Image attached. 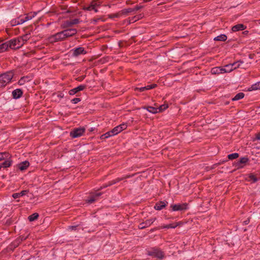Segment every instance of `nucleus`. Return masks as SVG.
I'll return each instance as SVG.
<instances>
[{
	"label": "nucleus",
	"mask_w": 260,
	"mask_h": 260,
	"mask_svg": "<svg viewBox=\"0 0 260 260\" xmlns=\"http://www.w3.org/2000/svg\"><path fill=\"white\" fill-rule=\"evenodd\" d=\"M14 75L13 71L6 72L0 75V88L5 87L11 82Z\"/></svg>",
	"instance_id": "nucleus-1"
},
{
	"label": "nucleus",
	"mask_w": 260,
	"mask_h": 260,
	"mask_svg": "<svg viewBox=\"0 0 260 260\" xmlns=\"http://www.w3.org/2000/svg\"><path fill=\"white\" fill-rule=\"evenodd\" d=\"M147 254L153 257L162 259L165 257V253L160 249L157 248H153L148 250Z\"/></svg>",
	"instance_id": "nucleus-2"
},
{
	"label": "nucleus",
	"mask_w": 260,
	"mask_h": 260,
	"mask_svg": "<svg viewBox=\"0 0 260 260\" xmlns=\"http://www.w3.org/2000/svg\"><path fill=\"white\" fill-rule=\"evenodd\" d=\"M48 39L50 43H53L58 41L64 40L66 39L63 31H61L56 33L53 35L49 37Z\"/></svg>",
	"instance_id": "nucleus-3"
},
{
	"label": "nucleus",
	"mask_w": 260,
	"mask_h": 260,
	"mask_svg": "<svg viewBox=\"0 0 260 260\" xmlns=\"http://www.w3.org/2000/svg\"><path fill=\"white\" fill-rule=\"evenodd\" d=\"M85 132V128L83 127L75 128L71 131L70 136L73 138H78L83 135Z\"/></svg>",
	"instance_id": "nucleus-4"
},
{
	"label": "nucleus",
	"mask_w": 260,
	"mask_h": 260,
	"mask_svg": "<svg viewBox=\"0 0 260 260\" xmlns=\"http://www.w3.org/2000/svg\"><path fill=\"white\" fill-rule=\"evenodd\" d=\"M8 42L9 44V47L12 49H18L23 46L22 43L19 40V37H18L17 38L11 39L8 41Z\"/></svg>",
	"instance_id": "nucleus-5"
},
{
	"label": "nucleus",
	"mask_w": 260,
	"mask_h": 260,
	"mask_svg": "<svg viewBox=\"0 0 260 260\" xmlns=\"http://www.w3.org/2000/svg\"><path fill=\"white\" fill-rule=\"evenodd\" d=\"M135 175V174L132 175H127L125 176L124 177H121V178H117L116 179L113 180L111 181H109L107 184H105L100 187V188L99 190L102 189L104 188L107 187L108 186H110L112 185L115 184L117 182H120V181H122L124 179L129 178L130 177H133Z\"/></svg>",
	"instance_id": "nucleus-6"
},
{
	"label": "nucleus",
	"mask_w": 260,
	"mask_h": 260,
	"mask_svg": "<svg viewBox=\"0 0 260 260\" xmlns=\"http://www.w3.org/2000/svg\"><path fill=\"white\" fill-rule=\"evenodd\" d=\"M188 204H172L171 205L170 208L172 209V211H185L188 209Z\"/></svg>",
	"instance_id": "nucleus-7"
},
{
	"label": "nucleus",
	"mask_w": 260,
	"mask_h": 260,
	"mask_svg": "<svg viewBox=\"0 0 260 260\" xmlns=\"http://www.w3.org/2000/svg\"><path fill=\"white\" fill-rule=\"evenodd\" d=\"M80 22V20L78 18L67 20L64 21L61 25L62 28H68L72 27L74 24H77Z\"/></svg>",
	"instance_id": "nucleus-8"
},
{
	"label": "nucleus",
	"mask_w": 260,
	"mask_h": 260,
	"mask_svg": "<svg viewBox=\"0 0 260 260\" xmlns=\"http://www.w3.org/2000/svg\"><path fill=\"white\" fill-rule=\"evenodd\" d=\"M71 51L72 52V56L74 57H78L80 55H84L87 53V51L82 47L73 49Z\"/></svg>",
	"instance_id": "nucleus-9"
},
{
	"label": "nucleus",
	"mask_w": 260,
	"mask_h": 260,
	"mask_svg": "<svg viewBox=\"0 0 260 260\" xmlns=\"http://www.w3.org/2000/svg\"><path fill=\"white\" fill-rule=\"evenodd\" d=\"M102 194V193L100 192L90 193L88 199L86 200V202L88 204H92L96 200H97L99 197L101 196Z\"/></svg>",
	"instance_id": "nucleus-10"
},
{
	"label": "nucleus",
	"mask_w": 260,
	"mask_h": 260,
	"mask_svg": "<svg viewBox=\"0 0 260 260\" xmlns=\"http://www.w3.org/2000/svg\"><path fill=\"white\" fill-rule=\"evenodd\" d=\"M127 124L126 123H122L116 127H115L114 128L112 129V132L113 133L114 135H116L125 129L127 128Z\"/></svg>",
	"instance_id": "nucleus-11"
},
{
	"label": "nucleus",
	"mask_w": 260,
	"mask_h": 260,
	"mask_svg": "<svg viewBox=\"0 0 260 260\" xmlns=\"http://www.w3.org/2000/svg\"><path fill=\"white\" fill-rule=\"evenodd\" d=\"M86 87H87L86 85H84V84L80 85L77 86V87H75L73 89L70 90L69 91V93L70 95H74V94L77 93L78 92L84 90L86 88Z\"/></svg>",
	"instance_id": "nucleus-12"
},
{
	"label": "nucleus",
	"mask_w": 260,
	"mask_h": 260,
	"mask_svg": "<svg viewBox=\"0 0 260 260\" xmlns=\"http://www.w3.org/2000/svg\"><path fill=\"white\" fill-rule=\"evenodd\" d=\"M62 31L64 34L66 39L70 37L74 36L77 32V30L75 28H66V29Z\"/></svg>",
	"instance_id": "nucleus-13"
},
{
	"label": "nucleus",
	"mask_w": 260,
	"mask_h": 260,
	"mask_svg": "<svg viewBox=\"0 0 260 260\" xmlns=\"http://www.w3.org/2000/svg\"><path fill=\"white\" fill-rule=\"evenodd\" d=\"M157 86V85L156 84H152L144 86V87H136L135 88V91L138 90V91H139L140 92H143L146 90H149V89L154 88L156 87Z\"/></svg>",
	"instance_id": "nucleus-14"
},
{
	"label": "nucleus",
	"mask_w": 260,
	"mask_h": 260,
	"mask_svg": "<svg viewBox=\"0 0 260 260\" xmlns=\"http://www.w3.org/2000/svg\"><path fill=\"white\" fill-rule=\"evenodd\" d=\"M168 202L166 201H159L155 204L154 208L156 210H160L165 208Z\"/></svg>",
	"instance_id": "nucleus-15"
},
{
	"label": "nucleus",
	"mask_w": 260,
	"mask_h": 260,
	"mask_svg": "<svg viewBox=\"0 0 260 260\" xmlns=\"http://www.w3.org/2000/svg\"><path fill=\"white\" fill-rule=\"evenodd\" d=\"M249 160V158L247 157H241L240 160L237 162L236 166L237 168H242L243 167V164H246Z\"/></svg>",
	"instance_id": "nucleus-16"
},
{
	"label": "nucleus",
	"mask_w": 260,
	"mask_h": 260,
	"mask_svg": "<svg viewBox=\"0 0 260 260\" xmlns=\"http://www.w3.org/2000/svg\"><path fill=\"white\" fill-rule=\"evenodd\" d=\"M12 93L13 99H17L22 95L23 91L21 89H16L13 90Z\"/></svg>",
	"instance_id": "nucleus-17"
},
{
	"label": "nucleus",
	"mask_w": 260,
	"mask_h": 260,
	"mask_svg": "<svg viewBox=\"0 0 260 260\" xmlns=\"http://www.w3.org/2000/svg\"><path fill=\"white\" fill-rule=\"evenodd\" d=\"M246 28V26L243 24H238L233 26L232 28L233 31H237L239 30H244Z\"/></svg>",
	"instance_id": "nucleus-18"
},
{
	"label": "nucleus",
	"mask_w": 260,
	"mask_h": 260,
	"mask_svg": "<svg viewBox=\"0 0 260 260\" xmlns=\"http://www.w3.org/2000/svg\"><path fill=\"white\" fill-rule=\"evenodd\" d=\"M243 62V61L239 60V61L235 62H234L233 63L227 64L226 66H225V68H230V67H231V68H232L233 69V71L234 70H235V69L239 68V67L240 66V63H242Z\"/></svg>",
	"instance_id": "nucleus-19"
},
{
	"label": "nucleus",
	"mask_w": 260,
	"mask_h": 260,
	"mask_svg": "<svg viewBox=\"0 0 260 260\" xmlns=\"http://www.w3.org/2000/svg\"><path fill=\"white\" fill-rule=\"evenodd\" d=\"M182 224V222L180 221V222H176V223H174L167 224V225H165L162 226L161 228H164V229H170V228L174 229V228H176L177 226L181 225Z\"/></svg>",
	"instance_id": "nucleus-20"
},
{
	"label": "nucleus",
	"mask_w": 260,
	"mask_h": 260,
	"mask_svg": "<svg viewBox=\"0 0 260 260\" xmlns=\"http://www.w3.org/2000/svg\"><path fill=\"white\" fill-rule=\"evenodd\" d=\"M29 162L28 161H24L18 165V168L21 170L23 171L26 170L29 166Z\"/></svg>",
	"instance_id": "nucleus-21"
},
{
	"label": "nucleus",
	"mask_w": 260,
	"mask_h": 260,
	"mask_svg": "<svg viewBox=\"0 0 260 260\" xmlns=\"http://www.w3.org/2000/svg\"><path fill=\"white\" fill-rule=\"evenodd\" d=\"M144 109H146L149 112L152 113L153 114L157 113L158 111V108H155L151 106H144L142 107Z\"/></svg>",
	"instance_id": "nucleus-22"
},
{
	"label": "nucleus",
	"mask_w": 260,
	"mask_h": 260,
	"mask_svg": "<svg viewBox=\"0 0 260 260\" xmlns=\"http://www.w3.org/2000/svg\"><path fill=\"white\" fill-rule=\"evenodd\" d=\"M9 47V42L7 41L0 45V53L4 52L7 50Z\"/></svg>",
	"instance_id": "nucleus-23"
},
{
	"label": "nucleus",
	"mask_w": 260,
	"mask_h": 260,
	"mask_svg": "<svg viewBox=\"0 0 260 260\" xmlns=\"http://www.w3.org/2000/svg\"><path fill=\"white\" fill-rule=\"evenodd\" d=\"M150 226V221L147 220L139 224L138 228L139 229H144Z\"/></svg>",
	"instance_id": "nucleus-24"
},
{
	"label": "nucleus",
	"mask_w": 260,
	"mask_h": 260,
	"mask_svg": "<svg viewBox=\"0 0 260 260\" xmlns=\"http://www.w3.org/2000/svg\"><path fill=\"white\" fill-rule=\"evenodd\" d=\"M226 39L227 36L224 34H221L214 38V40L218 41H225Z\"/></svg>",
	"instance_id": "nucleus-25"
},
{
	"label": "nucleus",
	"mask_w": 260,
	"mask_h": 260,
	"mask_svg": "<svg viewBox=\"0 0 260 260\" xmlns=\"http://www.w3.org/2000/svg\"><path fill=\"white\" fill-rule=\"evenodd\" d=\"M11 155L7 152L0 153V160H4L6 158H10Z\"/></svg>",
	"instance_id": "nucleus-26"
},
{
	"label": "nucleus",
	"mask_w": 260,
	"mask_h": 260,
	"mask_svg": "<svg viewBox=\"0 0 260 260\" xmlns=\"http://www.w3.org/2000/svg\"><path fill=\"white\" fill-rule=\"evenodd\" d=\"M257 89H260V82H258L254 84L251 85V86L249 88L248 90H255Z\"/></svg>",
	"instance_id": "nucleus-27"
},
{
	"label": "nucleus",
	"mask_w": 260,
	"mask_h": 260,
	"mask_svg": "<svg viewBox=\"0 0 260 260\" xmlns=\"http://www.w3.org/2000/svg\"><path fill=\"white\" fill-rule=\"evenodd\" d=\"M244 97V93L243 92H239L237 93L233 99V101H238L243 99Z\"/></svg>",
	"instance_id": "nucleus-28"
},
{
	"label": "nucleus",
	"mask_w": 260,
	"mask_h": 260,
	"mask_svg": "<svg viewBox=\"0 0 260 260\" xmlns=\"http://www.w3.org/2000/svg\"><path fill=\"white\" fill-rule=\"evenodd\" d=\"M39 214L37 213H33L32 214L29 215L28 217V219L29 221H33L36 219H37L39 217Z\"/></svg>",
	"instance_id": "nucleus-29"
},
{
	"label": "nucleus",
	"mask_w": 260,
	"mask_h": 260,
	"mask_svg": "<svg viewBox=\"0 0 260 260\" xmlns=\"http://www.w3.org/2000/svg\"><path fill=\"white\" fill-rule=\"evenodd\" d=\"M220 67H216L213 68L211 69V72L212 74H221V71H220Z\"/></svg>",
	"instance_id": "nucleus-30"
},
{
	"label": "nucleus",
	"mask_w": 260,
	"mask_h": 260,
	"mask_svg": "<svg viewBox=\"0 0 260 260\" xmlns=\"http://www.w3.org/2000/svg\"><path fill=\"white\" fill-rule=\"evenodd\" d=\"M28 81V77L27 76H24L20 78L18 81V84L20 85H22L25 84L26 82Z\"/></svg>",
	"instance_id": "nucleus-31"
},
{
	"label": "nucleus",
	"mask_w": 260,
	"mask_h": 260,
	"mask_svg": "<svg viewBox=\"0 0 260 260\" xmlns=\"http://www.w3.org/2000/svg\"><path fill=\"white\" fill-rule=\"evenodd\" d=\"M7 159L4 161L3 163L1 164L2 166V168H7L9 167L11 165V161L9 160L8 158H6Z\"/></svg>",
	"instance_id": "nucleus-32"
},
{
	"label": "nucleus",
	"mask_w": 260,
	"mask_h": 260,
	"mask_svg": "<svg viewBox=\"0 0 260 260\" xmlns=\"http://www.w3.org/2000/svg\"><path fill=\"white\" fill-rule=\"evenodd\" d=\"M19 38L23 45L29 39L28 34H25L21 37H19Z\"/></svg>",
	"instance_id": "nucleus-33"
},
{
	"label": "nucleus",
	"mask_w": 260,
	"mask_h": 260,
	"mask_svg": "<svg viewBox=\"0 0 260 260\" xmlns=\"http://www.w3.org/2000/svg\"><path fill=\"white\" fill-rule=\"evenodd\" d=\"M134 10L133 8H128V9H123L121 11V13L122 14V15H127V14L129 13H132L133 12H134Z\"/></svg>",
	"instance_id": "nucleus-34"
},
{
	"label": "nucleus",
	"mask_w": 260,
	"mask_h": 260,
	"mask_svg": "<svg viewBox=\"0 0 260 260\" xmlns=\"http://www.w3.org/2000/svg\"><path fill=\"white\" fill-rule=\"evenodd\" d=\"M239 153H234L229 154L228 155V158L230 160H233V159L238 158L239 157Z\"/></svg>",
	"instance_id": "nucleus-35"
},
{
	"label": "nucleus",
	"mask_w": 260,
	"mask_h": 260,
	"mask_svg": "<svg viewBox=\"0 0 260 260\" xmlns=\"http://www.w3.org/2000/svg\"><path fill=\"white\" fill-rule=\"evenodd\" d=\"M249 178L250 180H252L253 182H256L258 179L256 176L253 174H250L249 175Z\"/></svg>",
	"instance_id": "nucleus-36"
},
{
	"label": "nucleus",
	"mask_w": 260,
	"mask_h": 260,
	"mask_svg": "<svg viewBox=\"0 0 260 260\" xmlns=\"http://www.w3.org/2000/svg\"><path fill=\"white\" fill-rule=\"evenodd\" d=\"M121 16H122V14L121 13V11H119V12H118L117 13L111 14L109 16V17L111 18H116H116L119 17Z\"/></svg>",
	"instance_id": "nucleus-37"
},
{
	"label": "nucleus",
	"mask_w": 260,
	"mask_h": 260,
	"mask_svg": "<svg viewBox=\"0 0 260 260\" xmlns=\"http://www.w3.org/2000/svg\"><path fill=\"white\" fill-rule=\"evenodd\" d=\"M168 108V105H162L159 106V107L158 108V112H162V111H164L165 110L167 109Z\"/></svg>",
	"instance_id": "nucleus-38"
},
{
	"label": "nucleus",
	"mask_w": 260,
	"mask_h": 260,
	"mask_svg": "<svg viewBox=\"0 0 260 260\" xmlns=\"http://www.w3.org/2000/svg\"><path fill=\"white\" fill-rule=\"evenodd\" d=\"M37 15L36 12H34L32 16H28L27 15L24 18V21L26 22L28 20H31L33 17H34Z\"/></svg>",
	"instance_id": "nucleus-39"
},
{
	"label": "nucleus",
	"mask_w": 260,
	"mask_h": 260,
	"mask_svg": "<svg viewBox=\"0 0 260 260\" xmlns=\"http://www.w3.org/2000/svg\"><path fill=\"white\" fill-rule=\"evenodd\" d=\"M220 71H221V73H229V72H231L233 71V69L232 68H230L229 69H226L225 68H223L222 67H220Z\"/></svg>",
	"instance_id": "nucleus-40"
},
{
	"label": "nucleus",
	"mask_w": 260,
	"mask_h": 260,
	"mask_svg": "<svg viewBox=\"0 0 260 260\" xmlns=\"http://www.w3.org/2000/svg\"><path fill=\"white\" fill-rule=\"evenodd\" d=\"M93 6H91V4H90L88 6H84L83 8V10L85 11H91L92 9H93V8L92 7Z\"/></svg>",
	"instance_id": "nucleus-41"
},
{
	"label": "nucleus",
	"mask_w": 260,
	"mask_h": 260,
	"mask_svg": "<svg viewBox=\"0 0 260 260\" xmlns=\"http://www.w3.org/2000/svg\"><path fill=\"white\" fill-rule=\"evenodd\" d=\"M81 99L80 98H74L73 99H72L71 100V102L72 103H73V104H77L78 103V102H80L81 101Z\"/></svg>",
	"instance_id": "nucleus-42"
},
{
	"label": "nucleus",
	"mask_w": 260,
	"mask_h": 260,
	"mask_svg": "<svg viewBox=\"0 0 260 260\" xmlns=\"http://www.w3.org/2000/svg\"><path fill=\"white\" fill-rule=\"evenodd\" d=\"M25 21L24 19H20V18H18L17 24H21L24 23Z\"/></svg>",
	"instance_id": "nucleus-43"
},
{
	"label": "nucleus",
	"mask_w": 260,
	"mask_h": 260,
	"mask_svg": "<svg viewBox=\"0 0 260 260\" xmlns=\"http://www.w3.org/2000/svg\"><path fill=\"white\" fill-rule=\"evenodd\" d=\"M20 197V195L19 193H14L12 194V197L14 199H17Z\"/></svg>",
	"instance_id": "nucleus-44"
},
{
	"label": "nucleus",
	"mask_w": 260,
	"mask_h": 260,
	"mask_svg": "<svg viewBox=\"0 0 260 260\" xmlns=\"http://www.w3.org/2000/svg\"><path fill=\"white\" fill-rule=\"evenodd\" d=\"M28 192L27 190H22L20 192H19V193L20 195V197L23 196L25 195L26 193Z\"/></svg>",
	"instance_id": "nucleus-45"
},
{
	"label": "nucleus",
	"mask_w": 260,
	"mask_h": 260,
	"mask_svg": "<svg viewBox=\"0 0 260 260\" xmlns=\"http://www.w3.org/2000/svg\"><path fill=\"white\" fill-rule=\"evenodd\" d=\"M85 75L79 77L77 78H76V80H77L78 81H82L85 78Z\"/></svg>",
	"instance_id": "nucleus-46"
},
{
	"label": "nucleus",
	"mask_w": 260,
	"mask_h": 260,
	"mask_svg": "<svg viewBox=\"0 0 260 260\" xmlns=\"http://www.w3.org/2000/svg\"><path fill=\"white\" fill-rule=\"evenodd\" d=\"M107 134V135L108 136V137L109 138L110 137H111V136H115L114 134H113V132H112V130L111 131H110L107 133H106Z\"/></svg>",
	"instance_id": "nucleus-47"
},
{
	"label": "nucleus",
	"mask_w": 260,
	"mask_h": 260,
	"mask_svg": "<svg viewBox=\"0 0 260 260\" xmlns=\"http://www.w3.org/2000/svg\"><path fill=\"white\" fill-rule=\"evenodd\" d=\"M90 4L91 5V6H92L93 8V9H94V8H96V7L98 6V4H97L96 1H92L91 2Z\"/></svg>",
	"instance_id": "nucleus-48"
},
{
	"label": "nucleus",
	"mask_w": 260,
	"mask_h": 260,
	"mask_svg": "<svg viewBox=\"0 0 260 260\" xmlns=\"http://www.w3.org/2000/svg\"><path fill=\"white\" fill-rule=\"evenodd\" d=\"M143 8V6H136L135 8H133L134 11H137L139 10L140 9H142Z\"/></svg>",
	"instance_id": "nucleus-49"
},
{
	"label": "nucleus",
	"mask_w": 260,
	"mask_h": 260,
	"mask_svg": "<svg viewBox=\"0 0 260 260\" xmlns=\"http://www.w3.org/2000/svg\"><path fill=\"white\" fill-rule=\"evenodd\" d=\"M17 21H18V19H14L12 21H11V23L12 24V25L13 26H14V25H19V24H17Z\"/></svg>",
	"instance_id": "nucleus-50"
},
{
	"label": "nucleus",
	"mask_w": 260,
	"mask_h": 260,
	"mask_svg": "<svg viewBox=\"0 0 260 260\" xmlns=\"http://www.w3.org/2000/svg\"><path fill=\"white\" fill-rule=\"evenodd\" d=\"M78 227V225H74V226H70L69 227V229L71 230H77V228Z\"/></svg>",
	"instance_id": "nucleus-51"
},
{
	"label": "nucleus",
	"mask_w": 260,
	"mask_h": 260,
	"mask_svg": "<svg viewBox=\"0 0 260 260\" xmlns=\"http://www.w3.org/2000/svg\"><path fill=\"white\" fill-rule=\"evenodd\" d=\"M156 218H151V219L147 220L148 221H150V225L151 224H152L154 222V221L156 220Z\"/></svg>",
	"instance_id": "nucleus-52"
},
{
	"label": "nucleus",
	"mask_w": 260,
	"mask_h": 260,
	"mask_svg": "<svg viewBox=\"0 0 260 260\" xmlns=\"http://www.w3.org/2000/svg\"><path fill=\"white\" fill-rule=\"evenodd\" d=\"M99 20V18H94L92 20L91 22H93L94 24H95Z\"/></svg>",
	"instance_id": "nucleus-53"
},
{
	"label": "nucleus",
	"mask_w": 260,
	"mask_h": 260,
	"mask_svg": "<svg viewBox=\"0 0 260 260\" xmlns=\"http://www.w3.org/2000/svg\"><path fill=\"white\" fill-rule=\"evenodd\" d=\"M250 222V219L249 218H248L247 219H246V220H245L244 222H243V224L244 225H247Z\"/></svg>",
	"instance_id": "nucleus-54"
},
{
	"label": "nucleus",
	"mask_w": 260,
	"mask_h": 260,
	"mask_svg": "<svg viewBox=\"0 0 260 260\" xmlns=\"http://www.w3.org/2000/svg\"><path fill=\"white\" fill-rule=\"evenodd\" d=\"M227 160H223V161H222L221 162H218V163H216L214 164V166H218L219 165H220L221 164H223V162L226 161Z\"/></svg>",
	"instance_id": "nucleus-55"
},
{
	"label": "nucleus",
	"mask_w": 260,
	"mask_h": 260,
	"mask_svg": "<svg viewBox=\"0 0 260 260\" xmlns=\"http://www.w3.org/2000/svg\"><path fill=\"white\" fill-rule=\"evenodd\" d=\"M255 136L257 140H260V133L256 134Z\"/></svg>",
	"instance_id": "nucleus-56"
},
{
	"label": "nucleus",
	"mask_w": 260,
	"mask_h": 260,
	"mask_svg": "<svg viewBox=\"0 0 260 260\" xmlns=\"http://www.w3.org/2000/svg\"><path fill=\"white\" fill-rule=\"evenodd\" d=\"M20 240H19V242L22 241L23 240H25L26 239V237H19Z\"/></svg>",
	"instance_id": "nucleus-57"
},
{
	"label": "nucleus",
	"mask_w": 260,
	"mask_h": 260,
	"mask_svg": "<svg viewBox=\"0 0 260 260\" xmlns=\"http://www.w3.org/2000/svg\"><path fill=\"white\" fill-rule=\"evenodd\" d=\"M101 138L102 139H106V138H105V136H104V134H103V135H102L101 136Z\"/></svg>",
	"instance_id": "nucleus-58"
},
{
	"label": "nucleus",
	"mask_w": 260,
	"mask_h": 260,
	"mask_svg": "<svg viewBox=\"0 0 260 260\" xmlns=\"http://www.w3.org/2000/svg\"><path fill=\"white\" fill-rule=\"evenodd\" d=\"M248 33V31H247V30H245L243 32V34H245V35L247 34Z\"/></svg>",
	"instance_id": "nucleus-59"
},
{
	"label": "nucleus",
	"mask_w": 260,
	"mask_h": 260,
	"mask_svg": "<svg viewBox=\"0 0 260 260\" xmlns=\"http://www.w3.org/2000/svg\"><path fill=\"white\" fill-rule=\"evenodd\" d=\"M58 96H59L60 98H63V94H62V93H61V94H60L58 95Z\"/></svg>",
	"instance_id": "nucleus-60"
},
{
	"label": "nucleus",
	"mask_w": 260,
	"mask_h": 260,
	"mask_svg": "<svg viewBox=\"0 0 260 260\" xmlns=\"http://www.w3.org/2000/svg\"><path fill=\"white\" fill-rule=\"evenodd\" d=\"M104 136H105V138H106V139L109 138V137H108V136L107 135V134H106V133L104 134Z\"/></svg>",
	"instance_id": "nucleus-61"
},
{
	"label": "nucleus",
	"mask_w": 260,
	"mask_h": 260,
	"mask_svg": "<svg viewBox=\"0 0 260 260\" xmlns=\"http://www.w3.org/2000/svg\"><path fill=\"white\" fill-rule=\"evenodd\" d=\"M217 166H214V164L213 165V166L212 167V169H214Z\"/></svg>",
	"instance_id": "nucleus-62"
},
{
	"label": "nucleus",
	"mask_w": 260,
	"mask_h": 260,
	"mask_svg": "<svg viewBox=\"0 0 260 260\" xmlns=\"http://www.w3.org/2000/svg\"><path fill=\"white\" fill-rule=\"evenodd\" d=\"M92 10H94V12H97L98 11V10L96 9V8H94V9H92Z\"/></svg>",
	"instance_id": "nucleus-63"
},
{
	"label": "nucleus",
	"mask_w": 260,
	"mask_h": 260,
	"mask_svg": "<svg viewBox=\"0 0 260 260\" xmlns=\"http://www.w3.org/2000/svg\"><path fill=\"white\" fill-rule=\"evenodd\" d=\"M231 68V67H230V68H225V69H230Z\"/></svg>",
	"instance_id": "nucleus-64"
}]
</instances>
